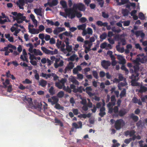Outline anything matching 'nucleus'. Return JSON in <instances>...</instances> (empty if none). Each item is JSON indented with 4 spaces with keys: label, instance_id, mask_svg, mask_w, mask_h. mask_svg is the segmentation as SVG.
I'll return each instance as SVG.
<instances>
[{
    "label": "nucleus",
    "instance_id": "f3484780",
    "mask_svg": "<svg viewBox=\"0 0 147 147\" xmlns=\"http://www.w3.org/2000/svg\"><path fill=\"white\" fill-rule=\"evenodd\" d=\"M47 84V81L43 79L41 80L39 82V85L40 86L42 87H45L46 86Z\"/></svg>",
    "mask_w": 147,
    "mask_h": 147
},
{
    "label": "nucleus",
    "instance_id": "a19ab883",
    "mask_svg": "<svg viewBox=\"0 0 147 147\" xmlns=\"http://www.w3.org/2000/svg\"><path fill=\"white\" fill-rule=\"evenodd\" d=\"M55 86L59 89H61L62 88L63 85L62 84H61L59 82H56L55 83Z\"/></svg>",
    "mask_w": 147,
    "mask_h": 147
},
{
    "label": "nucleus",
    "instance_id": "9b49d317",
    "mask_svg": "<svg viewBox=\"0 0 147 147\" xmlns=\"http://www.w3.org/2000/svg\"><path fill=\"white\" fill-rule=\"evenodd\" d=\"M129 117L130 118L132 119V120L134 122H136L138 120V117L133 113H131L129 115Z\"/></svg>",
    "mask_w": 147,
    "mask_h": 147
},
{
    "label": "nucleus",
    "instance_id": "4c0bfd02",
    "mask_svg": "<svg viewBox=\"0 0 147 147\" xmlns=\"http://www.w3.org/2000/svg\"><path fill=\"white\" fill-rule=\"evenodd\" d=\"M131 32L133 33H134L136 35V37H138L140 36L141 31H137L134 32L133 30H131Z\"/></svg>",
    "mask_w": 147,
    "mask_h": 147
},
{
    "label": "nucleus",
    "instance_id": "c756f323",
    "mask_svg": "<svg viewBox=\"0 0 147 147\" xmlns=\"http://www.w3.org/2000/svg\"><path fill=\"white\" fill-rule=\"evenodd\" d=\"M49 92L51 95H54L55 93V91L54 88L53 86H51L49 90Z\"/></svg>",
    "mask_w": 147,
    "mask_h": 147
},
{
    "label": "nucleus",
    "instance_id": "aec40b11",
    "mask_svg": "<svg viewBox=\"0 0 147 147\" xmlns=\"http://www.w3.org/2000/svg\"><path fill=\"white\" fill-rule=\"evenodd\" d=\"M133 69H134V73L139 74V71L140 69V67L138 65H136L134 66Z\"/></svg>",
    "mask_w": 147,
    "mask_h": 147
},
{
    "label": "nucleus",
    "instance_id": "052dcab7",
    "mask_svg": "<svg viewBox=\"0 0 147 147\" xmlns=\"http://www.w3.org/2000/svg\"><path fill=\"white\" fill-rule=\"evenodd\" d=\"M65 46V45L63 43L61 45V51L64 53H65V49L64 48Z\"/></svg>",
    "mask_w": 147,
    "mask_h": 147
},
{
    "label": "nucleus",
    "instance_id": "09e8293b",
    "mask_svg": "<svg viewBox=\"0 0 147 147\" xmlns=\"http://www.w3.org/2000/svg\"><path fill=\"white\" fill-rule=\"evenodd\" d=\"M139 18L142 20L145 19V16L144 14L142 12H140L139 13Z\"/></svg>",
    "mask_w": 147,
    "mask_h": 147
},
{
    "label": "nucleus",
    "instance_id": "1a4fd4ad",
    "mask_svg": "<svg viewBox=\"0 0 147 147\" xmlns=\"http://www.w3.org/2000/svg\"><path fill=\"white\" fill-rule=\"evenodd\" d=\"M106 109L105 107H102L100 109V112L98 115L101 117H103L106 114L105 112Z\"/></svg>",
    "mask_w": 147,
    "mask_h": 147
},
{
    "label": "nucleus",
    "instance_id": "f704fd0d",
    "mask_svg": "<svg viewBox=\"0 0 147 147\" xmlns=\"http://www.w3.org/2000/svg\"><path fill=\"white\" fill-rule=\"evenodd\" d=\"M36 101H34V102L35 105H36L35 107L39 109V110H41L42 108V104L41 103L38 102L36 103Z\"/></svg>",
    "mask_w": 147,
    "mask_h": 147
},
{
    "label": "nucleus",
    "instance_id": "72a5a7b5",
    "mask_svg": "<svg viewBox=\"0 0 147 147\" xmlns=\"http://www.w3.org/2000/svg\"><path fill=\"white\" fill-rule=\"evenodd\" d=\"M92 75L96 79H98V74L96 71L93 70L92 71Z\"/></svg>",
    "mask_w": 147,
    "mask_h": 147
},
{
    "label": "nucleus",
    "instance_id": "cd10ccee",
    "mask_svg": "<svg viewBox=\"0 0 147 147\" xmlns=\"http://www.w3.org/2000/svg\"><path fill=\"white\" fill-rule=\"evenodd\" d=\"M4 47L5 48V49H9V48H11L14 50H16V47L15 46L11 44H8L7 46Z\"/></svg>",
    "mask_w": 147,
    "mask_h": 147
},
{
    "label": "nucleus",
    "instance_id": "e433bc0d",
    "mask_svg": "<svg viewBox=\"0 0 147 147\" xmlns=\"http://www.w3.org/2000/svg\"><path fill=\"white\" fill-rule=\"evenodd\" d=\"M78 92L80 93H82L83 91L85 92L84 88L83 86L78 87Z\"/></svg>",
    "mask_w": 147,
    "mask_h": 147
},
{
    "label": "nucleus",
    "instance_id": "b1692460",
    "mask_svg": "<svg viewBox=\"0 0 147 147\" xmlns=\"http://www.w3.org/2000/svg\"><path fill=\"white\" fill-rule=\"evenodd\" d=\"M60 4L62 7L65 9H67V6L66 1L64 0H62L60 1Z\"/></svg>",
    "mask_w": 147,
    "mask_h": 147
},
{
    "label": "nucleus",
    "instance_id": "13d9d810",
    "mask_svg": "<svg viewBox=\"0 0 147 147\" xmlns=\"http://www.w3.org/2000/svg\"><path fill=\"white\" fill-rule=\"evenodd\" d=\"M84 40V38L80 36H78L77 38V40L78 42H83Z\"/></svg>",
    "mask_w": 147,
    "mask_h": 147
},
{
    "label": "nucleus",
    "instance_id": "3c124183",
    "mask_svg": "<svg viewBox=\"0 0 147 147\" xmlns=\"http://www.w3.org/2000/svg\"><path fill=\"white\" fill-rule=\"evenodd\" d=\"M111 30L113 32H115L119 33L121 31V30L120 29L116 30L115 27H112L111 28Z\"/></svg>",
    "mask_w": 147,
    "mask_h": 147
},
{
    "label": "nucleus",
    "instance_id": "39448f33",
    "mask_svg": "<svg viewBox=\"0 0 147 147\" xmlns=\"http://www.w3.org/2000/svg\"><path fill=\"white\" fill-rule=\"evenodd\" d=\"M73 9L77 10L78 9L81 11H84L86 9L85 5L82 3H74L73 5Z\"/></svg>",
    "mask_w": 147,
    "mask_h": 147
},
{
    "label": "nucleus",
    "instance_id": "2eb2a0df",
    "mask_svg": "<svg viewBox=\"0 0 147 147\" xmlns=\"http://www.w3.org/2000/svg\"><path fill=\"white\" fill-rule=\"evenodd\" d=\"M133 102L134 103H138L139 105H142V102L140 101V99H138L136 97H134L132 99Z\"/></svg>",
    "mask_w": 147,
    "mask_h": 147
},
{
    "label": "nucleus",
    "instance_id": "f8f14e48",
    "mask_svg": "<svg viewBox=\"0 0 147 147\" xmlns=\"http://www.w3.org/2000/svg\"><path fill=\"white\" fill-rule=\"evenodd\" d=\"M78 124L79 125V126H78V124L76 123H73L72 124L73 126L76 129L78 128H82V122L81 121H80L78 122Z\"/></svg>",
    "mask_w": 147,
    "mask_h": 147
},
{
    "label": "nucleus",
    "instance_id": "5fc2aeb1",
    "mask_svg": "<svg viewBox=\"0 0 147 147\" xmlns=\"http://www.w3.org/2000/svg\"><path fill=\"white\" fill-rule=\"evenodd\" d=\"M144 58H142L141 59L139 57H137L136 58V61L140 62V61L142 63H144L146 62V61H144Z\"/></svg>",
    "mask_w": 147,
    "mask_h": 147
},
{
    "label": "nucleus",
    "instance_id": "338daca9",
    "mask_svg": "<svg viewBox=\"0 0 147 147\" xmlns=\"http://www.w3.org/2000/svg\"><path fill=\"white\" fill-rule=\"evenodd\" d=\"M135 47L136 49H139L141 51L142 50V48L140 47V44L139 43L136 44L135 45Z\"/></svg>",
    "mask_w": 147,
    "mask_h": 147
},
{
    "label": "nucleus",
    "instance_id": "8fccbe9b",
    "mask_svg": "<svg viewBox=\"0 0 147 147\" xmlns=\"http://www.w3.org/2000/svg\"><path fill=\"white\" fill-rule=\"evenodd\" d=\"M87 33L88 34L92 35L93 33V31L91 28L90 27H88L87 29Z\"/></svg>",
    "mask_w": 147,
    "mask_h": 147
},
{
    "label": "nucleus",
    "instance_id": "7ed1b4c3",
    "mask_svg": "<svg viewBox=\"0 0 147 147\" xmlns=\"http://www.w3.org/2000/svg\"><path fill=\"white\" fill-rule=\"evenodd\" d=\"M139 74H133L129 76V78L131 79V84L133 86H137L138 85V84L136 82L139 79L138 77Z\"/></svg>",
    "mask_w": 147,
    "mask_h": 147
},
{
    "label": "nucleus",
    "instance_id": "c03bdc74",
    "mask_svg": "<svg viewBox=\"0 0 147 147\" xmlns=\"http://www.w3.org/2000/svg\"><path fill=\"white\" fill-rule=\"evenodd\" d=\"M67 66L68 67L69 69H71L74 67V63L73 62H69L68 64L67 65Z\"/></svg>",
    "mask_w": 147,
    "mask_h": 147
},
{
    "label": "nucleus",
    "instance_id": "2f4dec72",
    "mask_svg": "<svg viewBox=\"0 0 147 147\" xmlns=\"http://www.w3.org/2000/svg\"><path fill=\"white\" fill-rule=\"evenodd\" d=\"M129 2V0H121L120 3H119L118 5H121L125 4L128 3Z\"/></svg>",
    "mask_w": 147,
    "mask_h": 147
},
{
    "label": "nucleus",
    "instance_id": "5701e85b",
    "mask_svg": "<svg viewBox=\"0 0 147 147\" xmlns=\"http://www.w3.org/2000/svg\"><path fill=\"white\" fill-rule=\"evenodd\" d=\"M0 51H5L4 54L6 56L8 55L9 53H10V51L8 50V49H5V47L1 49Z\"/></svg>",
    "mask_w": 147,
    "mask_h": 147
},
{
    "label": "nucleus",
    "instance_id": "4be33fe9",
    "mask_svg": "<svg viewBox=\"0 0 147 147\" xmlns=\"http://www.w3.org/2000/svg\"><path fill=\"white\" fill-rule=\"evenodd\" d=\"M6 76L7 77H9L11 78L13 80H14L16 79L14 77L13 75L11 74L10 73V71L8 70L6 73Z\"/></svg>",
    "mask_w": 147,
    "mask_h": 147
},
{
    "label": "nucleus",
    "instance_id": "864d4df0",
    "mask_svg": "<svg viewBox=\"0 0 147 147\" xmlns=\"http://www.w3.org/2000/svg\"><path fill=\"white\" fill-rule=\"evenodd\" d=\"M107 46V43L106 42H105L101 44L100 47L101 48L104 49Z\"/></svg>",
    "mask_w": 147,
    "mask_h": 147
},
{
    "label": "nucleus",
    "instance_id": "6ab92c4d",
    "mask_svg": "<svg viewBox=\"0 0 147 147\" xmlns=\"http://www.w3.org/2000/svg\"><path fill=\"white\" fill-rule=\"evenodd\" d=\"M52 105H53L57 104L59 101V99L56 96H53L52 97Z\"/></svg>",
    "mask_w": 147,
    "mask_h": 147
},
{
    "label": "nucleus",
    "instance_id": "603ef678",
    "mask_svg": "<svg viewBox=\"0 0 147 147\" xmlns=\"http://www.w3.org/2000/svg\"><path fill=\"white\" fill-rule=\"evenodd\" d=\"M22 82L24 84H30L32 83V82L29 79L26 78L25 79V80L23 81Z\"/></svg>",
    "mask_w": 147,
    "mask_h": 147
},
{
    "label": "nucleus",
    "instance_id": "bf43d9fd",
    "mask_svg": "<svg viewBox=\"0 0 147 147\" xmlns=\"http://www.w3.org/2000/svg\"><path fill=\"white\" fill-rule=\"evenodd\" d=\"M77 79L78 80H82L83 78V76L81 74H78L77 75Z\"/></svg>",
    "mask_w": 147,
    "mask_h": 147
},
{
    "label": "nucleus",
    "instance_id": "473e14b6",
    "mask_svg": "<svg viewBox=\"0 0 147 147\" xmlns=\"http://www.w3.org/2000/svg\"><path fill=\"white\" fill-rule=\"evenodd\" d=\"M41 49L46 54H49V50L47 49L44 47H41Z\"/></svg>",
    "mask_w": 147,
    "mask_h": 147
},
{
    "label": "nucleus",
    "instance_id": "7c9ffc66",
    "mask_svg": "<svg viewBox=\"0 0 147 147\" xmlns=\"http://www.w3.org/2000/svg\"><path fill=\"white\" fill-rule=\"evenodd\" d=\"M126 94V90L125 88H123L120 94V96L121 98L123 97Z\"/></svg>",
    "mask_w": 147,
    "mask_h": 147
},
{
    "label": "nucleus",
    "instance_id": "69168bd1",
    "mask_svg": "<svg viewBox=\"0 0 147 147\" xmlns=\"http://www.w3.org/2000/svg\"><path fill=\"white\" fill-rule=\"evenodd\" d=\"M130 22L129 20L126 21L124 22L123 26H128L130 24Z\"/></svg>",
    "mask_w": 147,
    "mask_h": 147
},
{
    "label": "nucleus",
    "instance_id": "bb28decb",
    "mask_svg": "<svg viewBox=\"0 0 147 147\" xmlns=\"http://www.w3.org/2000/svg\"><path fill=\"white\" fill-rule=\"evenodd\" d=\"M86 27V24H83L78 26L77 27L79 30H83L85 29Z\"/></svg>",
    "mask_w": 147,
    "mask_h": 147
},
{
    "label": "nucleus",
    "instance_id": "c9c22d12",
    "mask_svg": "<svg viewBox=\"0 0 147 147\" xmlns=\"http://www.w3.org/2000/svg\"><path fill=\"white\" fill-rule=\"evenodd\" d=\"M64 94V92L63 91H60L58 92L57 95L59 98H61L63 97Z\"/></svg>",
    "mask_w": 147,
    "mask_h": 147
},
{
    "label": "nucleus",
    "instance_id": "dca6fc26",
    "mask_svg": "<svg viewBox=\"0 0 147 147\" xmlns=\"http://www.w3.org/2000/svg\"><path fill=\"white\" fill-rule=\"evenodd\" d=\"M58 3V0H53L51 2H48V4L50 7H52L57 5Z\"/></svg>",
    "mask_w": 147,
    "mask_h": 147
},
{
    "label": "nucleus",
    "instance_id": "e2e57ef3",
    "mask_svg": "<svg viewBox=\"0 0 147 147\" xmlns=\"http://www.w3.org/2000/svg\"><path fill=\"white\" fill-rule=\"evenodd\" d=\"M80 21L82 23H84L86 21H88L86 18L83 17L80 19Z\"/></svg>",
    "mask_w": 147,
    "mask_h": 147
},
{
    "label": "nucleus",
    "instance_id": "a211bd4d",
    "mask_svg": "<svg viewBox=\"0 0 147 147\" xmlns=\"http://www.w3.org/2000/svg\"><path fill=\"white\" fill-rule=\"evenodd\" d=\"M29 32L32 34H34L36 33L38 34L39 33V30L38 29H36L31 28H28Z\"/></svg>",
    "mask_w": 147,
    "mask_h": 147
},
{
    "label": "nucleus",
    "instance_id": "de8ad7c7",
    "mask_svg": "<svg viewBox=\"0 0 147 147\" xmlns=\"http://www.w3.org/2000/svg\"><path fill=\"white\" fill-rule=\"evenodd\" d=\"M9 84V81L8 79H6L5 82H3V84L5 88L7 87V85Z\"/></svg>",
    "mask_w": 147,
    "mask_h": 147
},
{
    "label": "nucleus",
    "instance_id": "4468645a",
    "mask_svg": "<svg viewBox=\"0 0 147 147\" xmlns=\"http://www.w3.org/2000/svg\"><path fill=\"white\" fill-rule=\"evenodd\" d=\"M42 8L40 7L39 8H36L34 9V11L35 13L37 15L41 16H42Z\"/></svg>",
    "mask_w": 147,
    "mask_h": 147
},
{
    "label": "nucleus",
    "instance_id": "37998d69",
    "mask_svg": "<svg viewBox=\"0 0 147 147\" xmlns=\"http://www.w3.org/2000/svg\"><path fill=\"white\" fill-rule=\"evenodd\" d=\"M65 50H66L68 52H71L72 50V47L71 45L66 46Z\"/></svg>",
    "mask_w": 147,
    "mask_h": 147
},
{
    "label": "nucleus",
    "instance_id": "58836bf2",
    "mask_svg": "<svg viewBox=\"0 0 147 147\" xmlns=\"http://www.w3.org/2000/svg\"><path fill=\"white\" fill-rule=\"evenodd\" d=\"M34 72L35 73L34 77L35 79L38 80L39 79V76L37 72V70H35L34 71Z\"/></svg>",
    "mask_w": 147,
    "mask_h": 147
},
{
    "label": "nucleus",
    "instance_id": "774afa93",
    "mask_svg": "<svg viewBox=\"0 0 147 147\" xmlns=\"http://www.w3.org/2000/svg\"><path fill=\"white\" fill-rule=\"evenodd\" d=\"M105 75V73L103 71H100L99 73V76L100 77L103 78Z\"/></svg>",
    "mask_w": 147,
    "mask_h": 147
},
{
    "label": "nucleus",
    "instance_id": "79ce46f5",
    "mask_svg": "<svg viewBox=\"0 0 147 147\" xmlns=\"http://www.w3.org/2000/svg\"><path fill=\"white\" fill-rule=\"evenodd\" d=\"M96 1L98 4L100 5L101 7H102L104 3V1L103 0H96Z\"/></svg>",
    "mask_w": 147,
    "mask_h": 147
},
{
    "label": "nucleus",
    "instance_id": "ddd939ff",
    "mask_svg": "<svg viewBox=\"0 0 147 147\" xmlns=\"http://www.w3.org/2000/svg\"><path fill=\"white\" fill-rule=\"evenodd\" d=\"M147 91V87L141 85L140 87V89L138 90V92L143 93Z\"/></svg>",
    "mask_w": 147,
    "mask_h": 147
},
{
    "label": "nucleus",
    "instance_id": "412c9836",
    "mask_svg": "<svg viewBox=\"0 0 147 147\" xmlns=\"http://www.w3.org/2000/svg\"><path fill=\"white\" fill-rule=\"evenodd\" d=\"M54 108L56 109L60 110L61 109L62 110H64V107L61 105L57 103L54 106Z\"/></svg>",
    "mask_w": 147,
    "mask_h": 147
},
{
    "label": "nucleus",
    "instance_id": "a18cd8bd",
    "mask_svg": "<svg viewBox=\"0 0 147 147\" xmlns=\"http://www.w3.org/2000/svg\"><path fill=\"white\" fill-rule=\"evenodd\" d=\"M28 54L30 55L29 58L30 59V61L34 59L35 60L36 59V58L34 55L33 54H31L30 53H28Z\"/></svg>",
    "mask_w": 147,
    "mask_h": 147
},
{
    "label": "nucleus",
    "instance_id": "0eeeda50",
    "mask_svg": "<svg viewBox=\"0 0 147 147\" xmlns=\"http://www.w3.org/2000/svg\"><path fill=\"white\" fill-rule=\"evenodd\" d=\"M65 30V28L63 27H56L53 30V33L57 35L59 33L63 31H64Z\"/></svg>",
    "mask_w": 147,
    "mask_h": 147
},
{
    "label": "nucleus",
    "instance_id": "0e129e2a",
    "mask_svg": "<svg viewBox=\"0 0 147 147\" xmlns=\"http://www.w3.org/2000/svg\"><path fill=\"white\" fill-rule=\"evenodd\" d=\"M102 16L103 18H109V15L108 13H106L104 12H102Z\"/></svg>",
    "mask_w": 147,
    "mask_h": 147
},
{
    "label": "nucleus",
    "instance_id": "6e6d98bb",
    "mask_svg": "<svg viewBox=\"0 0 147 147\" xmlns=\"http://www.w3.org/2000/svg\"><path fill=\"white\" fill-rule=\"evenodd\" d=\"M67 81V80L66 79L64 78H62L60 81L59 82L60 83H61L64 86L65 83Z\"/></svg>",
    "mask_w": 147,
    "mask_h": 147
},
{
    "label": "nucleus",
    "instance_id": "6e6552de",
    "mask_svg": "<svg viewBox=\"0 0 147 147\" xmlns=\"http://www.w3.org/2000/svg\"><path fill=\"white\" fill-rule=\"evenodd\" d=\"M117 58L119 61L120 64H124L126 63L125 59L124 58L123 56L121 55H117Z\"/></svg>",
    "mask_w": 147,
    "mask_h": 147
},
{
    "label": "nucleus",
    "instance_id": "49530a36",
    "mask_svg": "<svg viewBox=\"0 0 147 147\" xmlns=\"http://www.w3.org/2000/svg\"><path fill=\"white\" fill-rule=\"evenodd\" d=\"M120 42L121 43L122 45H124L126 44V40L124 38H121L120 39Z\"/></svg>",
    "mask_w": 147,
    "mask_h": 147
},
{
    "label": "nucleus",
    "instance_id": "680f3d73",
    "mask_svg": "<svg viewBox=\"0 0 147 147\" xmlns=\"http://www.w3.org/2000/svg\"><path fill=\"white\" fill-rule=\"evenodd\" d=\"M46 21L47 22V24L48 25L51 24L52 25H54V22L52 20L47 19L46 20Z\"/></svg>",
    "mask_w": 147,
    "mask_h": 147
},
{
    "label": "nucleus",
    "instance_id": "20e7f679",
    "mask_svg": "<svg viewBox=\"0 0 147 147\" xmlns=\"http://www.w3.org/2000/svg\"><path fill=\"white\" fill-rule=\"evenodd\" d=\"M125 125V122L122 119L117 120L115 122V127L116 129L119 130L123 127Z\"/></svg>",
    "mask_w": 147,
    "mask_h": 147
},
{
    "label": "nucleus",
    "instance_id": "423d86ee",
    "mask_svg": "<svg viewBox=\"0 0 147 147\" xmlns=\"http://www.w3.org/2000/svg\"><path fill=\"white\" fill-rule=\"evenodd\" d=\"M111 64V62L109 61H106L104 60L101 62V65L105 69H107L108 67Z\"/></svg>",
    "mask_w": 147,
    "mask_h": 147
},
{
    "label": "nucleus",
    "instance_id": "9d476101",
    "mask_svg": "<svg viewBox=\"0 0 147 147\" xmlns=\"http://www.w3.org/2000/svg\"><path fill=\"white\" fill-rule=\"evenodd\" d=\"M18 2H16V4L20 9H23L24 8L23 7L24 5L25 1L24 0H18Z\"/></svg>",
    "mask_w": 147,
    "mask_h": 147
},
{
    "label": "nucleus",
    "instance_id": "f257e3e1",
    "mask_svg": "<svg viewBox=\"0 0 147 147\" xmlns=\"http://www.w3.org/2000/svg\"><path fill=\"white\" fill-rule=\"evenodd\" d=\"M12 14L15 16H13L12 17L14 20H16L18 24L22 23L23 21L27 23L29 22V20H26V17L24 16L23 13H17V12H12L11 13Z\"/></svg>",
    "mask_w": 147,
    "mask_h": 147
},
{
    "label": "nucleus",
    "instance_id": "393cba45",
    "mask_svg": "<svg viewBox=\"0 0 147 147\" xmlns=\"http://www.w3.org/2000/svg\"><path fill=\"white\" fill-rule=\"evenodd\" d=\"M122 11L123 16H127L129 12V11L126 9H122Z\"/></svg>",
    "mask_w": 147,
    "mask_h": 147
},
{
    "label": "nucleus",
    "instance_id": "a878e982",
    "mask_svg": "<svg viewBox=\"0 0 147 147\" xmlns=\"http://www.w3.org/2000/svg\"><path fill=\"white\" fill-rule=\"evenodd\" d=\"M107 36V34L106 32H104L100 36V38L101 39L100 41L102 42L103 40L106 38Z\"/></svg>",
    "mask_w": 147,
    "mask_h": 147
},
{
    "label": "nucleus",
    "instance_id": "f03ea898",
    "mask_svg": "<svg viewBox=\"0 0 147 147\" xmlns=\"http://www.w3.org/2000/svg\"><path fill=\"white\" fill-rule=\"evenodd\" d=\"M65 11L68 15L69 16L70 15V18L71 19L74 18L76 16L78 18H80L82 15V14L80 12L74 10L71 8L65 9Z\"/></svg>",
    "mask_w": 147,
    "mask_h": 147
},
{
    "label": "nucleus",
    "instance_id": "c85d7f7f",
    "mask_svg": "<svg viewBox=\"0 0 147 147\" xmlns=\"http://www.w3.org/2000/svg\"><path fill=\"white\" fill-rule=\"evenodd\" d=\"M126 113V112L125 110H120L119 111V115L120 117L123 116Z\"/></svg>",
    "mask_w": 147,
    "mask_h": 147
},
{
    "label": "nucleus",
    "instance_id": "ea45409f",
    "mask_svg": "<svg viewBox=\"0 0 147 147\" xmlns=\"http://www.w3.org/2000/svg\"><path fill=\"white\" fill-rule=\"evenodd\" d=\"M29 45V48L28 49L29 51L31 53H32L33 52V46L32 43H29L28 44H27V46Z\"/></svg>",
    "mask_w": 147,
    "mask_h": 147
},
{
    "label": "nucleus",
    "instance_id": "4d7b16f0",
    "mask_svg": "<svg viewBox=\"0 0 147 147\" xmlns=\"http://www.w3.org/2000/svg\"><path fill=\"white\" fill-rule=\"evenodd\" d=\"M85 92L87 93V92H89V91H92V89L91 88V86H88L85 89L84 88Z\"/></svg>",
    "mask_w": 147,
    "mask_h": 147
}]
</instances>
